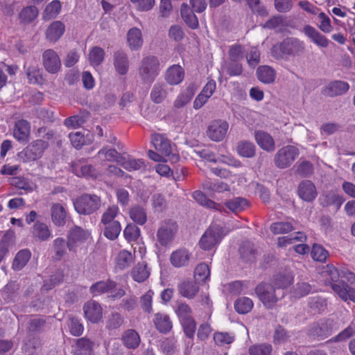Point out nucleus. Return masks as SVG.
I'll return each mask as SVG.
<instances>
[{
    "instance_id": "nucleus-57",
    "label": "nucleus",
    "mask_w": 355,
    "mask_h": 355,
    "mask_svg": "<svg viewBox=\"0 0 355 355\" xmlns=\"http://www.w3.org/2000/svg\"><path fill=\"white\" fill-rule=\"evenodd\" d=\"M311 286L304 282H297L293 288V295L295 297L301 298L311 293Z\"/></svg>"
},
{
    "instance_id": "nucleus-39",
    "label": "nucleus",
    "mask_w": 355,
    "mask_h": 355,
    "mask_svg": "<svg viewBox=\"0 0 355 355\" xmlns=\"http://www.w3.org/2000/svg\"><path fill=\"white\" fill-rule=\"evenodd\" d=\"M134 261L132 253L126 250H121L116 258V268L124 270L128 268Z\"/></svg>"
},
{
    "instance_id": "nucleus-52",
    "label": "nucleus",
    "mask_w": 355,
    "mask_h": 355,
    "mask_svg": "<svg viewBox=\"0 0 355 355\" xmlns=\"http://www.w3.org/2000/svg\"><path fill=\"white\" fill-rule=\"evenodd\" d=\"M210 270L207 264L202 263L198 264L194 270V279L196 282L200 283L209 279Z\"/></svg>"
},
{
    "instance_id": "nucleus-33",
    "label": "nucleus",
    "mask_w": 355,
    "mask_h": 355,
    "mask_svg": "<svg viewBox=\"0 0 355 355\" xmlns=\"http://www.w3.org/2000/svg\"><path fill=\"white\" fill-rule=\"evenodd\" d=\"M181 15L184 22L191 28L196 29L198 27V18L187 3L182 4Z\"/></svg>"
},
{
    "instance_id": "nucleus-62",
    "label": "nucleus",
    "mask_w": 355,
    "mask_h": 355,
    "mask_svg": "<svg viewBox=\"0 0 355 355\" xmlns=\"http://www.w3.org/2000/svg\"><path fill=\"white\" fill-rule=\"evenodd\" d=\"M175 311L176 314L178 315L180 321L192 318L191 309L186 303H183V302L178 303Z\"/></svg>"
},
{
    "instance_id": "nucleus-34",
    "label": "nucleus",
    "mask_w": 355,
    "mask_h": 355,
    "mask_svg": "<svg viewBox=\"0 0 355 355\" xmlns=\"http://www.w3.org/2000/svg\"><path fill=\"white\" fill-rule=\"evenodd\" d=\"M116 286V282L112 280L100 281L94 284L90 287V292L94 295H100L105 293H108L115 288Z\"/></svg>"
},
{
    "instance_id": "nucleus-53",
    "label": "nucleus",
    "mask_w": 355,
    "mask_h": 355,
    "mask_svg": "<svg viewBox=\"0 0 355 355\" xmlns=\"http://www.w3.org/2000/svg\"><path fill=\"white\" fill-rule=\"evenodd\" d=\"M104 56V50L99 46H94L89 51V61L92 66H98L103 62Z\"/></svg>"
},
{
    "instance_id": "nucleus-20",
    "label": "nucleus",
    "mask_w": 355,
    "mask_h": 355,
    "mask_svg": "<svg viewBox=\"0 0 355 355\" xmlns=\"http://www.w3.org/2000/svg\"><path fill=\"white\" fill-rule=\"evenodd\" d=\"M51 216L53 223L58 227H62L66 223L67 211L60 203H53L51 207Z\"/></svg>"
},
{
    "instance_id": "nucleus-50",
    "label": "nucleus",
    "mask_w": 355,
    "mask_h": 355,
    "mask_svg": "<svg viewBox=\"0 0 355 355\" xmlns=\"http://www.w3.org/2000/svg\"><path fill=\"white\" fill-rule=\"evenodd\" d=\"M130 218L137 223L142 225L147 220V215L144 209L140 206L132 207L129 211Z\"/></svg>"
},
{
    "instance_id": "nucleus-38",
    "label": "nucleus",
    "mask_w": 355,
    "mask_h": 355,
    "mask_svg": "<svg viewBox=\"0 0 355 355\" xmlns=\"http://www.w3.org/2000/svg\"><path fill=\"white\" fill-rule=\"evenodd\" d=\"M257 74L258 79L266 84L272 83L275 79L276 73L269 66H261L257 69Z\"/></svg>"
},
{
    "instance_id": "nucleus-7",
    "label": "nucleus",
    "mask_w": 355,
    "mask_h": 355,
    "mask_svg": "<svg viewBox=\"0 0 355 355\" xmlns=\"http://www.w3.org/2000/svg\"><path fill=\"white\" fill-rule=\"evenodd\" d=\"M151 143L155 150L168 158V161L176 163L179 161V156L173 152L170 140L162 134L154 133L151 136Z\"/></svg>"
},
{
    "instance_id": "nucleus-43",
    "label": "nucleus",
    "mask_w": 355,
    "mask_h": 355,
    "mask_svg": "<svg viewBox=\"0 0 355 355\" xmlns=\"http://www.w3.org/2000/svg\"><path fill=\"white\" fill-rule=\"evenodd\" d=\"M93 343L89 340L82 338L76 340V349L74 355H93Z\"/></svg>"
},
{
    "instance_id": "nucleus-31",
    "label": "nucleus",
    "mask_w": 355,
    "mask_h": 355,
    "mask_svg": "<svg viewBox=\"0 0 355 355\" xmlns=\"http://www.w3.org/2000/svg\"><path fill=\"white\" fill-rule=\"evenodd\" d=\"M195 94L193 86H188L185 90L182 92L173 102V107L175 109H180L186 106L192 99Z\"/></svg>"
},
{
    "instance_id": "nucleus-45",
    "label": "nucleus",
    "mask_w": 355,
    "mask_h": 355,
    "mask_svg": "<svg viewBox=\"0 0 355 355\" xmlns=\"http://www.w3.org/2000/svg\"><path fill=\"white\" fill-rule=\"evenodd\" d=\"M26 70V74L28 79L29 83L31 84H42L43 82V78L42 72L37 66L29 65L26 67V64L24 65Z\"/></svg>"
},
{
    "instance_id": "nucleus-40",
    "label": "nucleus",
    "mask_w": 355,
    "mask_h": 355,
    "mask_svg": "<svg viewBox=\"0 0 355 355\" xmlns=\"http://www.w3.org/2000/svg\"><path fill=\"white\" fill-rule=\"evenodd\" d=\"M236 150L241 156L251 158L255 155L256 146L251 141L243 140L238 143Z\"/></svg>"
},
{
    "instance_id": "nucleus-35",
    "label": "nucleus",
    "mask_w": 355,
    "mask_h": 355,
    "mask_svg": "<svg viewBox=\"0 0 355 355\" xmlns=\"http://www.w3.org/2000/svg\"><path fill=\"white\" fill-rule=\"evenodd\" d=\"M153 322L157 329L162 333H167L172 328V322L166 314L156 313Z\"/></svg>"
},
{
    "instance_id": "nucleus-58",
    "label": "nucleus",
    "mask_w": 355,
    "mask_h": 355,
    "mask_svg": "<svg viewBox=\"0 0 355 355\" xmlns=\"http://www.w3.org/2000/svg\"><path fill=\"white\" fill-rule=\"evenodd\" d=\"M272 347L271 345L262 343L254 345L249 348L250 355H270L272 352Z\"/></svg>"
},
{
    "instance_id": "nucleus-4",
    "label": "nucleus",
    "mask_w": 355,
    "mask_h": 355,
    "mask_svg": "<svg viewBox=\"0 0 355 355\" xmlns=\"http://www.w3.org/2000/svg\"><path fill=\"white\" fill-rule=\"evenodd\" d=\"M75 210L82 215H89L101 207V198L96 195L85 194L73 201Z\"/></svg>"
},
{
    "instance_id": "nucleus-21",
    "label": "nucleus",
    "mask_w": 355,
    "mask_h": 355,
    "mask_svg": "<svg viewBox=\"0 0 355 355\" xmlns=\"http://www.w3.org/2000/svg\"><path fill=\"white\" fill-rule=\"evenodd\" d=\"M172 90L173 89H169L166 84L157 83L153 85L150 91V99L155 103H162L166 99L169 92Z\"/></svg>"
},
{
    "instance_id": "nucleus-60",
    "label": "nucleus",
    "mask_w": 355,
    "mask_h": 355,
    "mask_svg": "<svg viewBox=\"0 0 355 355\" xmlns=\"http://www.w3.org/2000/svg\"><path fill=\"white\" fill-rule=\"evenodd\" d=\"M311 257L315 261L324 262L329 257V252L322 245L314 244L311 250Z\"/></svg>"
},
{
    "instance_id": "nucleus-56",
    "label": "nucleus",
    "mask_w": 355,
    "mask_h": 355,
    "mask_svg": "<svg viewBox=\"0 0 355 355\" xmlns=\"http://www.w3.org/2000/svg\"><path fill=\"white\" fill-rule=\"evenodd\" d=\"M98 155L99 157L103 155V160L108 162H116L119 164H120L122 159L121 154L114 148H103L98 151Z\"/></svg>"
},
{
    "instance_id": "nucleus-63",
    "label": "nucleus",
    "mask_w": 355,
    "mask_h": 355,
    "mask_svg": "<svg viewBox=\"0 0 355 355\" xmlns=\"http://www.w3.org/2000/svg\"><path fill=\"white\" fill-rule=\"evenodd\" d=\"M154 293L149 290L140 297V305L144 311L150 313L153 311V297Z\"/></svg>"
},
{
    "instance_id": "nucleus-18",
    "label": "nucleus",
    "mask_w": 355,
    "mask_h": 355,
    "mask_svg": "<svg viewBox=\"0 0 355 355\" xmlns=\"http://www.w3.org/2000/svg\"><path fill=\"white\" fill-rule=\"evenodd\" d=\"M85 318L92 323L98 322L103 315L101 305L95 301H89L83 306Z\"/></svg>"
},
{
    "instance_id": "nucleus-11",
    "label": "nucleus",
    "mask_w": 355,
    "mask_h": 355,
    "mask_svg": "<svg viewBox=\"0 0 355 355\" xmlns=\"http://www.w3.org/2000/svg\"><path fill=\"white\" fill-rule=\"evenodd\" d=\"M229 128L226 121L216 119L210 122L207 127V135L214 141H220L225 137Z\"/></svg>"
},
{
    "instance_id": "nucleus-6",
    "label": "nucleus",
    "mask_w": 355,
    "mask_h": 355,
    "mask_svg": "<svg viewBox=\"0 0 355 355\" xmlns=\"http://www.w3.org/2000/svg\"><path fill=\"white\" fill-rule=\"evenodd\" d=\"M224 234L223 228L218 225H211L203 234L199 241V246L204 250L215 248L222 240Z\"/></svg>"
},
{
    "instance_id": "nucleus-5",
    "label": "nucleus",
    "mask_w": 355,
    "mask_h": 355,
    "mask_svg": "<svg viewBox=\"0 0 355 355\" xmlns=\"http://www.w3.org/2000/svg\"><path fill=\"white\" fill-rule=\"evenodd\" d=\"M338 329V325L335 320L330 318H323L313 322L309 332L311 336L323 339L331 335Z\"/></svg>"
},
{
    "instance_id": "nucleus-10",
    "label": "nucleus",
    "mask_w": 355,
    "mask_h": 355,
    "mask_svg": "<svg viewBox=\"0 0 355 355\" xmlns=\"http://www.w3.org/2000/svg\"><path fill=\"white\" fill-rule=\"evenodd\" d=\"M255 291L259 300L266 308L272 309L275 306L279 297L273 286L266 283L260 284L256 287Z\"/></svg>"
},
{
    "instance_id": "nucleus-42",
    "label": "nucleus",
    "mask_w": 355,
    "mask_h": 355,
    "mask_svg": "<svg viewBox=\"0 0 355 355\" xmlns=\"http://www.w3.org/2000/svg\"><path fill=\"white\" fill-rule=\"evenodd\" d=\"M31 256V253L27 249L19 251L13 260L12 268L15 270H21L27 264Z\"/></svg>"
},
{
    "instance_id": "nucleus-48",
    "label": "nucleus",
    "mask_w": 355,
    "mask_h": 355,
    "mask_svg": "<svg viewBox=\"0 0 355 355\" xmlns=\"http://www.w3.org/2000/svg\"><path fill=\"white\" fill-rule=\"evenodd\" d=\"M104 225V235L110 240H114L118 238L121 231V226L119 221L111 222L103 224Z\"/></svg>"
},
{
    "instance_id": "nucleus-30",
    "label": "nucleus",
    "mask_w": 355,
    "mask_h": 355,
    "mask_svg": "<svg viewBox=\"0 0 355 355\" xmlns=\"http://www.w3.org/2000/svg\"><path fill=\"white\" fill-rule=\"evenodd\" d=\"M320 203L323 207H334L335 211H338L344 202V198L334 192H329L320 199Z\"/></svg>"
},
{
    "instance_id": "nucleus-55",
    "label": "nucleus",
    "mask_w": 355,
    "mask_h": 355,
    "mask_svg": "<svg viewBox=\"0 0 355 355\" xmlns=\"http://www.w3.org/2000/svg\"><path fill=\"white\" fill-rule=\"evenodd\" d=\"M234 335L229 332L217 331L214 334V340L218 346H224L233 343Z\"/></svg>"
},
{
    "instance_id": "nucleus-24",
    "label": "nucleus",
    "mask_w": 355,
    "mask_h": 355,
    "mask_svg": "<svg viewBox=\"0 0 355 355\" xmlns=\"http://www.w3.org/2000/svg\"><path fill=\"white\" fill-rule=\"evenodd\" d=\"M198 282L190 280H184L178 284V290L179 293L187 299H193L199 291Z\"/></svg>"
},
{
    "instance_id": "nucleus-59",
    "label": "nucleus",
    "mask_w": 355,
    "mask_h": 355,
    "mask_svg": "<svg viewBox=\"0 0 355 355\" xmlns=\"http://www.w3.org/2000/svg\"><path fill=\"white\" fill-rule=\"evenodd\" d=\"M296 173L302 177L311 175L313 173V164L309 161H302L297 163L295 166Z\"/></svg>"
},
{
    "instance_id": "nucleus-23",
    "label": "nucleus",
    "mask_w": 355,
    "mask_h": 355,
    "mask_svg": "<svg viewBox=\"0 0 355 355\" xmlns=\"http://www.w3.org/2000/svg\"><path fill=\"white\" fill-rule=\"evenodd\" d=\"M298 195L304 200L311 202L317 196L315 185L310 180H304L298 186Z\"/></svg>"
},
{
    "instance_id": "nucleus-37",
    "label": "nucleus",
    "mask_w": 355,
    "mask_h": 355,
    "mask_svg": "<svg viewBox=\"0 0 355 355\" xmlns=\"http://www.w3.org/2000/svg\"><path fill=\"white\" fill-rule=\"evenodd\" d=\"M32 233L35 238L42 241L48 240L51 236L49 227L40 221H37L34 224Z\"/></svg>"
},
{
    "instance_id": "nucleus-28",
    "label": "nucleus",
    "mask_w": 355,
    "mask_h": 355,
    "mask_svg": "<svg viewBox=\"0 0 355 355\" xmlns=\"http://www.w3.org/2000/svg\"><path fill=\"white\" fill-rule=\"evenodd\" d=\"M127 43L132 51H137L141 47L143 37L139 28L135 27L128 31L127 33Z\"/></svg>"
},
{
    "instance_id": "nucleus-47",
    "label": "nucleus",
    "mask_w": 355,
    "mask_h": 355,
    "mask_svg": "<svg viewBox=\"0 0 355 355\" xmlns=\"http://www.w3.org/2000/svg\"><path fill=\"white\" fill-rule=\"evenodd\" d=\"M225 205L231 211L237 213L243 211L248 206V202L246 199L238 197L227 200Z\"/></svg>"
},
{
    "instance_id": "nucleus-2",
    "label": "nucleus",
    "mask_w": 355,
    "mask_h": 355,
    "mask_svg": "<svg viewBox=\"0 0 355 355\" xmlns=\"http://www.w3.org/2000/svg\"><path fill=\"white\" fill-rule=\"evenodd\" d=\"M304 44L296 37H286L271 48V55L276 60H288L299 56L304 51Z\"/></svg>"
},
{
    "instance_id": "nucleus-15",
    "label": "nucleus",
    "mask_w": 355,
    "mask_h": 355,
    "mask_svg": "<svg viewBox=\"0 0 355 355\" xmlns=\"http://www.w3.org/2000/svg\"><path fill=\"white\" fill-rule=\"evenodd\" d=\"M349 89L347 83L341 80H335L327 84L322 89V94L327 97H336L346 93Z\"/></svg>"
},
{
    "instance_id": "nucleus-9",
    "label": "nucleus",
    "mask_w": 355,
    "mask_h": 355,
    "mask_svg": "<svg viewBox=\"0 0 355 355\" xmlns=\"http://www.w3.org/2000/svg\"><path fill=\"white\" fill-rule=\"evenodd\" d=\"M48 146L49 144L46 141L37 139L28 144L18 154V156L24 162L35 161L42 156Z\"/></svg>"
},
{
    "instance_id": "nucleus-36",
    "label": "nucleus",
    "mask_w": 355,
    "mask_h": 355,
    "mask_svg": "<svg viewBox=\"0 0 355 355\" xmlns=\"http://www.w3.org/2000/svg\"><path fill=\"white\" fill-rule=\"evenodd\" d=\"M131 275L135 282H143L148 278L150 270L146 263H139L132 269Z\"/></svg>"
},
{
    "instance_id": "nucleus-44",
    "label": "nucleus",
    "mask_w": 355,
    "mask_h": 355,
    "mask_svg": "<svg viewBox=\"0 0 355 355\" xmlns=\"http://www.w3.org/2000/svg\"><path fill=\"white\" fill-rule=\"evenodd\" d=\"M293 282V275L290 272H282L274 276L273 283L277 288H284Z\"/></svg>"
},
{
    "instance_id": "nucleus-19",
    "label": "nucleus",
    "mask_w": 355,
    "mask_h": 355,
    "mask_svg": "<svg viewBox=\"0 0 355 355\" xmlns=\"http://www.w3.org/2000/svg\"><path fill=\"white\" fill-rule=\"evenodd\" d=\"M191 257V253L185 248H180L173 252L170 256V261L173 266L181 268L186 266Z\"/></svg>"
},
{
    "instance_id": "nucleus-51",
    "label": "nucleus",
    "mask_w": 355,
    "mask_h": 355,
    "mask_svg": "<svg viewBox=\"0 0 355 355\" xmlns=\"http://www.w3.org/2000/svg\"><path fill=\"white\" fill-rule=\"evenodd\" d=\"M241 257L245 262H252L255 260L256 252L253 245L249 242L243 243L239 249Z\"/></svg>"
},
{
    "instance_id": "nucleus-13",
    "label": "nucleus",
    "mask_w": 355,
    "mask_h": 355,
    "mask_svg": "<svg viewBox=\"0 0 355 355\" xmlns=\"http://www.w3.org/2000/svg\"><path fill=\"white\" fill-rule=\"evenodd\" d=\"M42 64L45 70L51 74L58 73L61 69V60L53 49H46L42 53Z\"/></svg>"
},
{
    "instance_id": "nucleus-46",
    "label": "nucleus",
    "mask_w": 355,
    "mask_h": 355,
    "mask_svg": "<svg viewBox=\"0 0 355 355\" xmlns=\"http://www.w3.org/2000/svg\"><path fill=\"white\" fill-rule=\"evenodd\" d=\"M38 15V10L35 6H31L24 8L19 14V19L22 24H30Z\"/></svg>"
},
{
    "instance_id": "nucleus-27",
    "label": "nucleus",
    "mask_w": 355,
    "mask_h": 355,
    "mask_svg": "<svg viewBox=\"0 0 355 355\" xmlns=\"http://www.w3.org/2000/svg\"><path fill=\"white\" fill-rule=\"evenodd\" d=\"M304 33L316 45L323 48L328 46L329 43L328 39L319 33L314 27L310 25H306L304 27Z\"/></svg>"
},
{
    "instance_id": "nucleus-64",
    "label": "nucleus",
    "mask_w": 355,
    "mask_h": 355,
    "mask_svg": "<svg viewBox=\"0 0 355 355\" xmlns=\"http://www.w3.org/2000/svg\"><path fill=\"white\" fill-rule=\"evenodd\" d=\"M119 214V208L116 205L110 206L103 214L101 222L102 224L116 222L114 218Z\"/></svg>"
},
{
    "instance_id": "nucleus-8",
    "label": "nucleus",
    "mask_w": 355,
    "mask_h": 355,
    "mask_svg": "<svg viewBox=\"0 0 355 355\" xmlns=\"http://www.w3.org/2000/svg\"><path fill=\"white\" fill-rule=\"evenodd\" d=\"M299 150L293 146H286L277 150L274 156L275 165L281 169L289 167L299 156Z\"/></svg>"
},
{
    "instance_id": "nucleus-61",
    "label": "nucleus",
    "mask_w": 355,
    "mask_h": 355,
    "mask_svg": "<svg viewBox=\"0 0 355 355\" xmlns=\"http://www.w3.org/2000/svg\"><path fill=\"white\" fill-rule=\"evenodd\" d=\"M293 230L292 224L289 222H277L270 226V230L275 234L288 233Z\"/></svg>"
},
{
    "instance_id": "nucleus-17",
    "label": "nucleus",
    "mask_w": 355,
    "mask_h": 355,
    "mask_svg": "<svg viewBox=\"0 0 355 355\" xmlns=\"http://www.w3.org/2000/svg\"><path fill=\"white\" fill-rule=\"evenodd\" d=\"M254 139L263 150L272 153L275 150V141L273 137L267 132L256 130L254 132Z\"/></svg>"
},
{
    "instance_id": "nucleus-41",
    "label": "nucleus",
    "mask_w": 355,
    "mask_h": 355,
    "mask_svg": "<svg viewBox=\"0 0 355 355\" xmlns=\"http://www.w3.org/2000/svg\"><path fill=\"white\" fill-rule=\"evenodd\" d=\"M193 197L200 205L209 209L221 211V205L214 201L207 198V197L201 191H196L193 193Z\"/></svg>"
},
{
    "instance_id": "nucleus-54",
    "label": "nucleus",
    "mask_w": 355,
    "mask_h": 355,
    "mask_svg": "<svg viewBox=\"0 0 355 355\" xmlns=\"http://www.w3.org/2000/svg\"><path fill=\"white\" fill-rule=\"evenodd\" d=\"M61 7V3L59 1L54 0L51 1L46 7L44 11L43 17L45 19H51L55 17L60 13Z\"/></svg>"
},
{
    "instance_id": "nucleus-32",
    "label": "nucleus",
    "mask_w": 355,
    "mask_h": 355,
    "mask_svg": "<svg viewBox=\"0 0 355 355\" xmlns=\"http://www.w3.org/2000/svg\"><path fill=\"white\" fill-rule=\"evenodd\" d=\"M124 169L128 171L144 170L146 165L141 159H134L130 157H122L119 164Z\"/></svg>"
},
{
    "instance_id": "nucleus-49",
    "label": "nucleus",
    "mask_w": 355,
    "mask_h": 355,
    "mask_svg": "<svg viewBox=\"0 0 355 355\" xmlns=\"http://www.w3.org/2000/svg\"><path fill=\"white\" fill-rule=\"evenodd\" d=\"M253 302L247 297H242L237 299L234 302V309L240 314L249 313L253 307Z\"/></svg>"
},
{
    "instance_id": "nucleus-16",
    "label": "nucleus",
    "mask_w": 355,
    "mask_h": 355,
    "mask_svg": "<svg viewBox=\"0 0 355 355\" xmlns=\"http://www.w3.org/2000/svg\"><path fill=\"white\" fill-rule=\"evenodd\" d=\"M113 65L115 71L119 75H125L130 67V60L128 54L121 50H118L113 53Z\"/></svg>"
},
{
    "instance_id": "nucleus-25",
    "label": "nucleus",
    "mask_w": 355,
    "mask_h": 355,
    "mask_svg": "<svg viewBox=\"0 0 355 355\" xmlns=\"http://www.w3.org/2000/svg\"><path fill=\"white\" fill-rule=\"evenodd\" d=\"M65 31V26L60 21H55L47 28L45 35L46 38L52 43L56 42L62 36Z\"/></svg>"
},
{
    "instance_id": "nucleus-3",
    "label": "nucleus",
    "mask_w": 355,
    "mask_h": 355,
    "mask_svg": "<svg viewBox=\"0 0 355 355\" xmlns=\"http://www.w3.org/2000/svg\"><path fill=\"white\" fill-rule=\"evenodd\" d=\"M159 71L160 64L157 57L148 55L142 58L139 67V76L144 83H153Z\"/></svg>"
},
{
    "instance_id": "nucleus-14",
    "label": "nucleus",
    "mask_w": 355,
    "mask_h": 355,
    "mask_svg": "<svg viewBox=\"0 0 355 355\" xmlns=\"http://www.w3.org/2000/svg\"><path fill=\"white\" fill-rule=\"evenodd\" d=\"M89 236V233L83 228L74 226L67 236V245L69 250H75L76 247L85 242Z\"/></svg>"
},
{
    "instance_id": "nucleus-1",
    "label": "nucleus",
    "mask_w": 355,
    "mask_h": 355,
    "mask_svg": "<svg viewBox=\"0 0 355 355\" xmlns=\"http://www.w3.org/2000/svg\"><path fill=\"white\" fill-rule=\"evenodd\" d=\"M321 274L326 278V284L331 286V289L341 300L355 302V290L345 283L344 280H339L342 277L333 265L327 264L323 266Z\"/></svg>"
},
{
    "instance_id": "nucleus-22",
    "label": "nucleus",
    "mask_w": 355,
    "mask_h": 355,
    "mask_svg": "<svg viewBox=\"0 0 355 355\" xmlns=\"http://www.w3.org/2000/svg\"><path fill=\"white\" fill-rule=\"evenodd\" d=\"M184 78V71L178 64L171 66L166 71L165 80L171 85L180 84Z\"/></svg>"
},
{
    "instance_id": "nucleus-12",
    "label": "nucleus",
    "mask_w": 355,
    "mask_h": 355,
    "mask_svg": "<svg viewBox=\"0 0 355 355\" xmlns=\"http://www.w3.org/2000/svg\"><path fill=\"white\" fill-rule=\"evenodd\" d=\"M177 230L176 223L171 220L163 222L157 232V239L160 245L166 246L171 243Z\"/></svg>"
},
{
    "instance_id": "nucleus-26",
    "label": "nucleus",
    "mask_w": 355,
    "mask_h": 355,
    "mask_svg": "<svg viewBox=\"0 0 355 355\" xmlns=\"http://www.w3.org/2000/svg\"><path fill=\"white\" fill-rule=\"evenodd\" d=\"M30 132V123L26 120L21 119L15 123L13 136L19 141H26L28 139Z\"/></svg>"
},
{
    "instance_id": "nucleus-29",
    "label": "nucleus",
    "mask_w": 355,
    "mask_h": 355,
    "mask_svg": "<svg viewBox=\"0 0 355 355\" xmlns=\"http://www.w3.org/2000/svg\"><path fill=\"white\" fill-rule=\"evenodd\" d=\"M121 340L127 348L135 349L139 347L141 338L135 329H128L123 332Z\"/></svg>"
}]
</instances>
